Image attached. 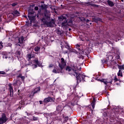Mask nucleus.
Here are the masks:
<instances>
[{"mask_svg":"<svg viewBox=\"0 0 124 124\" xmlns=\"http://www.w3.org/2000/svg\"><path fill=\"white\" fill-rule=\"evenodd\" d=\"M79 68H78L77 64L72 63L70 66H67L65 70L68 72L71 76H75L77 78V83L78 82H86V78L85 75L80 74L79 71H81L82 67L79 66Z\"/></svg>","mask_w":124,"mask_h":124,"instance_id":"f257e3e1","label":"nucleus"},{"mask_svg":"<svg viewBox=\"0 0 124 124\" xmlns=\"http://www.w3.org/2000/svg\"><path fill=\"white\" fill-rule=\"evenodd\" d=\"M12 85L14 87L15 91H17V87H19L21 84H20V81L18 80H14L13 84H9L8 85L10 97H13V94H14V90H13V86H12Z\"/></svg>","mask_w":124,"mask_h":124,"instance_id":"f03ea898","label":"nucleus"},{"mask_svg":"<svg viewBox=\"0 0 124 124\" xmlns=\"http://www.w3.org/2000/svg\"><path fill=\"white\" fill-rule=\"evenodd\" d=\"M41 21L43 22V25H46L47 28H54L56 25V21L54 19H51L50 21L48 22L46 18L43 17Z\"/></svg>","mask_w":124,"mask_h":124,"instance_id":"7ed1b4c3","label":"nucleus"},{"mask_svg":"<svg viewBox=\"0 0 124 124\" xmlns=\"http://www.w3.org/2000/svg\"><path fill=\"white\" fill-rule=\"evenodd\" d=\"M66 17H67V15L63 14L58 17V19L61 22L62 27H66L67 25H68Z\"/></svg>","mask_w":124,"mask_h":124,"instance_id":"20e7f679","label":"nucleus"},{"mask_svg":"<svg viewBox=\"0 0 124 124\" xmlns=\"http://www.w3.org/2000/svg\"><path fill=\"white\" fill-rule=\"evenodd\" d=\"M117 66L119 69L117 75L118 76H120V77H123V71L124 70V65H119L118 64Z\"/></svg>","mask_w":124,"mask_h":124,"instance_id":"39448f33","label":"nucleus"},{"mask_svg":"<svg viewBox=\"0 0 124 124\" xmlns=\"http://www.w3.org/2000/svg\"><path fill=\"white\" fill-rule=\"evenodd\" d=\"M59 67H60V69L62 70L65 66H66V61L63 59V58H61V63H59Z\"/></svg>","mask_w":124,"mask_h":124,"instance_id":"423d86ee","label":"nucleus"},{"mask_svg":"<svg viewBox=\"0 0 124 124\" xmlns=\"http://www.w3.org/2000/svg\"><path fill=\"white\" fill-rule=\"evenodd\" d=\"M8 118L6 117L5 114H3L0 118V124H5L7 122Z\"/></svg>","mask_w":124,"mask_h":124,"instance_id":"0eeeda50","label":"nucleus"},{"mask_svg":"<svg viewBox=\"0 0 124 124\" xmlns=\"http://www.w3.org/2000/svg\"><path fill=\"white\" fill-rule=\"evenodd\" d=\"M54 102L55 101V98H52L50 96L46 98L44 100V102L45 103V104H47L48 102Z\"/></svg>","mask_w":124,"mask_h":124,"instance_id":"6e6552de","label":"nucleus"},{"mask_svg":"<svg viewBox=\"0 0 124 124\" xmlns=\"http://www.w3.org/2000/svg\"><path fill=\"white\" fill-rule=\"evenodd\" d=\"M118 63L115 62H112L111 61H109L108 63V66H112L113 67H115V66H118Z\"/></svg>","mask_w":124,"mask_h":124,"instance_id":"1a4fd4ad","label":"nucleus"},{"mask_svg":"<svg viewBox=\"0 0 124 124\" xmlns=\"http://www.w3.org/2000/svg\"><path fill=\"white\" fill-rule=\"evenodd\" d=\"M27 58L28 62H30L31 60L32 59V58H34V55L32 54V52H30L27 55Z\"/></svg>","mask_w":124,"mask_h":124,"instance_id":"9d476101","label":"nucleus"},{"mask_svg":"<svg viewBox=\"0 0 124 124\" xmlns=\"http://www.w3.org/2000/svg\"><path fill=\"white\" fill-rule=\"evenodd\" d=\"M19 106L18 107L17 109L21 110V109H23V108H24L23 105H25V101L23 100H21L20 101H19Z\"/></svg>","mask_w":124,"mask_h":124,"instance_id":"9b49d317","label":"nucleus"},{"mask_svg":"<svg viewBox=\"0 0 124 124\" xmlns=\"http://www.w3.org/2000/svg\"><path fill=\"white\" fill-rule=\"evenodd\" d=\"M63 109V107H62V105H58L56 107V111H57L58 113H61Z\"/></svg>","mask_w":124,"mask_h":124,"instance_id":"f8f14e48","label":"nucleus"},{"mask_svg":"<svg viewBox=\"0 0 124 124\" xmlns=\"http://www.w3.org/2000/svg\"><path fill=\"white\" fill-rule=\"evenodd\" d=\"M28 17L31 23H34V21H35V16H31L28 15Z\"/></svg>","mask_w":124,"mask_h":124,"instance_id":"ddd939ff","label":"nucleus"},{"mask_svg":"<svg viewBox=\"0 0 124 124\" xmlns=\"http://www.w3.org/2000/svg\"><path fill=\"white\" fill-rule=\"evenodd\" d=\"M92 22H94L95 23H98V22H102V19L99 17L93 18Z\"/></svg>","mask_w":124,"mask_h":124,"instance_id":"4468645a","label":"nucleus"},{"mask_svg":"<svg viewBox=\"0 0 124 124\" xmlns=\"http://www.w3.org/2000/svg\"><path fill=\"white\" fill-rule=\"evenodd\" d=\"M34 63L36 64L35 65H34L35 67H37V65L38 66H41V64L40 63V62L38 61V58L35 59L34 60Z\"/></svg>","mask_w":124,"mask_h":124,"instance_id":"2eb2a0df","label":"nucleus"},{"mask_svg":"<svg viewBox=\"0 0 124 124\" xmlns=\"http://www.w3.org/2000/svg\"><path fill=\"white\" fill-rule=\"evenodd\" d=\"M107 3L110 6V7H113L115 5V3L111 0H108L107 1Z\"/></svg>","mask_w":124,"mask_h":124,"instance_id":"dca6fc26","label":"nucleus"},{"mask_svg":"<svg viewBox=\"0 0 124 124\" xmlns=\"http://www.w3.org/2000/svg\"><path fill=\"white\" fill-rule=\"evenodd\" d=\"M53 73H55L56 74L58 73H62V69H57L56 68L52 70Z\"/></svg>","mask_w":124,"mask_h":124,"instance_id":"f3484780","label":"nucleus"},{"mask_svg":"<svg viewBox=\"0 0 124 124\" xmlns=\"http://www.w3.org/2000/svg\"><path fill=\"white\" fill-rule=\"evenodd\" d=\"M84 3L85 4H87V6H89V5H91V6H92L93 7H98V5L92 4L91 2H85Z\"/></svg>","mask_w":124,"mask_h":124,"instance_id":"a211bd4d","label":"nucleus"},{"mask_svg":"<svg viewBox=\"0 0 124 124\" xmlns=\"http://www.w3.org/2000/svg\"><path fill=\"white\" fill-rule=\"evenodd\" d=\"M43 18H46V20H50V16L49 15V14H48V13L47 12V11H46L44 13V16L43 17Z\"/></svg>","mask_w":124,"mask_h":124,"instance_id":"6ab92c4d","label":"nucleus"},{"mask_svg":"<svg viewBox=\"0 0 124 124\" xmlns=\"http://www.w3.org/2000/svg\"><path fill=\"white\" fill-rule=\"evenodd\" d=\"M56 32L57 34H59L61 36H63L64 32L62 30H60V29H57Z\"/></svg>","mask_w":124,"mask_h":124,"instance_id":"aec40b11","label":"nucleus"},{"mask_svg":"<svg viewBox=\"0 0 124 124\" xmlns=\"http://www.w3.org/2000/svg\"><path fill=\"white\" fill-rule=\"evenodd\" d=\"M95 102H96V100L95 98H93V100L92 102L91 103V106L92 107L93 109H94V107L95 106Z\"/></svg>","mask_w":124,"mask_h":124,"instance_id":"412c9836","label":"nucleus"},{"mask_svg":"<svg viewBox=\"0 0 124 124\" xmlns=\"http://www.w3.org/2000/svg\"><path fill=\"white\" fill-rule=\"evenodd\" d=\"M39 92H40V87H37L34 89L33 93L35 94V93H39Z\"/></svg>","mask_w":124,"mask_h":124,"instance_id":"4be33fe9","label":"nucleus"},{"mask_svg":"<svg viewBox=\"0 0 124 124\" xmlns=\"http://www.w3.org/2000/svg\"><path fill=\"white\" fill-rule=\"evenodd\" d=\"M16 57H17V59H20V56H21V51L19 50H17L16 52Z\"/></svg>","mask_w":124,"mask_h":124,"instance_id":"5701e85b","label":"nucleus"},{"mask_svg":"<svg viewBox=\"0 0 124 124\" xmlns=\"http://www.w3.org/2000/svg\"><path fill=\"white\" fill-rule=\"evenodd\" d=\"M41 8L44 10H47V8H48V5L46 4H41Z\"/></svg>","mask_w":124,"mask_h":124,"instance_id":"b1692460","label":"nucleus"},{"mask_svg":"<svg viewBox=\"0 0 124 124\" xmlns=\"http://www.w3.org/2000/svg\"><path fill=\"white\" fill-rule=\"evenodd\" d=\"M13 15H16V16H20V13L17 10H16L13 12Z\"/></svg>","mask_w":124,"mask_h":124,"instance_id":"393cba45","label":"nucleus"},{"mask_svg":"<svg viewBox=\"0 0 124 124\" xmlns=\"http://www.w3.org/2000/svg\"><path fill=\"white\" fill-rule=\"evenodd\" d=\"M65 48H66V49H68V50H69V52H70L71 53H73L74 52V49L70 48V46H69V45H68L65 46Z\"/></svg>","mask_w":124,"mask_h":124,"instance_id":"a878e982","label":"nucleus"},{"mask_svg":"<svg viewBox=\"0 0 124 124\" xmlns=\"http://www.w3.org/2000/svg\"><path fill=\"white\" fill-rule=\"evenodd\" d=\"M68 97H70L71 98H74L75 97V93H70L67 94Z\"/></svg>","mask_w":124,"mask_h":124,"instance_id":"bb28decb","label":"nucleus"},{"mask_svg":"<svg viewBox=\"0 0 124 124\" xmlns=\"http://www.w3.org/2000/svg\"><path fill=\"white\" fill-rule=\"evenodd\" d=\"M97 80L98 81H100V82H102L105 85H107V79L102 78L101 79H98Z\"/></svg>","mask_w":124,"mask_h":124,"instance_id":"cd10ccee","label":"nucleus"},{"mask_svg":"<svg viewBox=\"0 0 124 124\" xmlns=\"http://www.w3.org/2000/svg\"><path fill=\"white\" fill-rule=\"evenodd\" d=\"M114 81V79L111 78L109 80L107 79V85L108 84H110V85L112 84V82Z\"/></svg>","mask_w":124,"mask_h":124,"instance_id":"c85d7f7f","label":"nucleus"},{"mask_svg":"<svg viewBox=\"0 0 124 124\" xmlns=\"http://www.w3.org/2000/svg\"><path fill=\"white\" fill-rule=\"evenodd\" d=\"M105 43H107L108 45H109V44H112V42H111V39H107Z\"/></svg>","mask_w":124,"mask_h":124,"instance_id":"c756f323","label":"nucleus"},{"mask_svg":"<svg viewBox=\"0 0 124 124\" xmlns=\"http://www.w3.org/2000/svg\"><path fill=\"white\" fill-rule=\"evenodd\" d=\"M109 61L108 60H105V59H102L101 60V62L102 63H106V64H108Z\"/></svg>","mask_w":124,"mask_h":124,"instance_id":"7c9ffc66","label":"nucleus"},{"mask_svg":"<svg viewBox=\"0 0 124 124\" xmlns=\"http://www.w3.org/2000/svg\"><path fill=\"white\" fill-rule=\"evenodd\" d=\"M33 10H28V15H33Z\"/></svg>","mask_w":124,"mask_h":124,"instance_id":"2f4dec72","label":"nucleus"},{"mask_svg":"<svg viewBox=\"0 0 124 124\" xmlns=\"http://www.w3.org/2000/svg\"><path fill=\"white\" fill-rule=\"evenodd\" d=\"M81 21H86V23H89V22L90 21V20L88 19L86 20V18L82 17V18H80Z\"/></svg>","mask_w":124,"mask_h":124,"instance_id":"473e14b6","label":"nucleus"},{"mask_svg":"<svg viewBox=\"0 0 124 124\" xmlns=\"http://www.w3.org/2000/svg\"><path fill=\"white\" fill-rule=\"evenodd\" d=\"M40 49H41L40 47H39V46H36L34 48V50L35 52H38V51H39L40 50Z\"/></svg>","mask_w":124,"mask_h":124,"instance_id":"72a5a7b5","label":"nucleus"},{"mask_svg":"<svg viewBox=\"0 0 124 124\" xmlns=\"http://www.w3.org/2000/svg\"><path fill=\"white\" fill-rule=\"evenodd\" d=\"M34 93H33V92H31V93L29 94V97H30V98H32V97H33V96H34Z\"/></svg>","mask_w":124,"mask_h":124,"instance_id":"f704fd0d","label":"nucleus"},{"mask_svg":"<svg viewBox=\"0 0 124 124\" xmlns=\"http://www.w3.org/2000/svg\"><path fill=\"white\" fill-rule=\"evenodd\" d=\"M79 51H78V54H79V55H84V50H81V49H80V50H78Z\"/></svg>","mask_w":124,"mask_h":124,"instance_id":"c9c22d12","label":"nucleus"},{"mask_svg":"<svg viewBox=\"0 0 124 124\" xmlns=\"http://www.w3.org/2000/svg\"><path fill=\"white\" fill-rule=\"evenodd\" d=\"M103 115L105 118H107V120H108V114L107 113V112H104Z\"/></svg>","mask_w":124,"mask_h":124,"instance_id":"e433bc0d","label":"nucleus"},{"mask_svg":"<svg viewBox=\"0 0 124 124\" xmlns=\"http://www.w3.org/2000/svg\"><path fill=\"white\" fill-rule=\"evenodd\" d=\"M63 118L64 119V121L66 123H67V121H68V116H63Z\"/></svg>","mask_w":124,"mask_h":124,"instance_id":"4c0bfd02","label":"nucleus"},{"mask_svg":"<svg viewBox=\"0 0 124 124\" xmlns=\"http://www.w3.org/2000/svg\"><path fill=\"white\" fill-rule=\"evenodd\" d=\"M32 120L33 121H38L39 120V118L38 117H35V116H32Z\"/></svg>","mask_w":124,"mask_h":124,"instance_id":"58836bf2","label":"nucleus"},{"mask_svg":"<svg viewBox=\"0 0 124 124\" xmlns=\"http://www.w3.org/2000/svg\"><path fill=\"white\" fill-rule=\"evenodd\" d=\"M0 74H2L3 75H5L4 77L7 76V74L4 71H0Z\"/></svg>","mask_w":124,"mask_h":124,"instance_id":"ea45409f","label":"nucleus"},{"mask_svg":"<svg viewBox=\"0 0 124 124\" xmlns=\"http://www.w3.org/2000/svg\"><path fill=\"white\" fill-rule=\"evenodd\" d=\"M80 45H78V44H77L76 45V48H77L78 49V50H80L81 49V48H80Z\"/></svg>","mask_w":124,"mask_h":124,"instance_id":"a19ab883","label":"nucleus"},{"mask_svg":"<svg viewBox=\"0 0 124 124\" xmlns=\"http://www.w3.org/2000/svg\"><path fill=\"white\" fill-rule=\"evenodd\" d=\"M113 81H114V82H116V81H119V82H122L121 79H119L116 77L114 78V79H113Z\"/></svg>","mask_w":124,"mask_h":124,"instance_id":"79ce46f5","label":"nucleus"},{"mask_svg":"<svg viewBox=\"0 0 124 124\" xmlns=\"http://www.w3.org/2000/svg\"><path fill=\"white\" fill-rule=\"evenodd\" d=\"M18 5V3H17V2H15L12 4H11V5H12V6H13V7L16 6V5Z\"/></svg>","mask_w":124,"mask_h":124,"instance_id":"37998d69","label":"nucleus"},{"mask_svg":"<svg viewBox=\"0 0 124 124\" xmlns=\"http://www.w3.org/2000/svg\"><path fill=\"white\" fill-rule=\"evenodd\" d=\"M2 55H3L4 56H7L8 53L7 52L4 51L2 52Z\"/></svg>","mask_w":124,"mask_h":124,"instance_id":"c03bdc74","label":"nucleus"},{"mask_svg":"<svg viewBox=\"0 0 124 124\" xmlns=\"http://www.w3.org/2000/svg\"><path fill=\"white\" fill-rule=\"evenodd\" d=\"M22 44L23 43V42L21 41V40H20V38L18 39V44Z\"/></svg>","mask_w":124,"mask_h":124,"instance_id":"a18cd8bd","label":"nucleus"},{"mask_svg":"<svg viewBox=\"0 0 124 124\" xmlns=\"http://www.w3.org/2000/svg\"><path fill=\"white\" fill-rule=\"evenodd\" d=\"M21 41L22 42H24V37L23 36H21L20 38H19Z\"/></svg>","mask_w":124,"mask_h":124,"instance_id":"49530a36","label":"nucleus"},{"mask_svg":"<svg viewBox=\"0 0 124 124\" xmlns=\"http://www.w3.org/2000/svg\"><path fill=\"white\" fill-rule=\"evenodd\" d=\"M18 95L21 97V92L20 91V90H18Z\"/></svg>","mask_w":124,"mask_h":124,"instance_id":"de8ad7c7","label":"nucleus"},{"mask_svg":"<svg viewBox=\"0 0 124 124\" xmlns=\"http://www.w3.org/2000/svg\"><path fill=\"white\" fill-rule=\"evenodd\" d=\"M113 118H115V115L112 114L111 116H110V119H113Z\"/></svg>","mask_w":124,"mask_h":124,"instance_id":"09e8293b","label":"nucleus"},{"mask_svg":"<svg viewBox=\"0 0 124 124\" xmlns=\"http://www.w3.org/2000/svg\"><path fill=\"white\" fill-rule=\"evenodd\" d=\"M73 53H75V54H79V52H78V51H77V50H76L75 49L74 50Z\"/></svg>","mask_w":124,"mask_h":124,"instance_id":"8fccbe9b","label":"nucleus"},{"mask_svg":"<svg viewBox=\"0 0 124 124\" xmlns=\"http://www.w3.org/2000/svg\"><path fill=\"white\" fill-rule=\"evenodd\" d=\"M25 113H26V114H27V115L28 116H31V113H29V112H28L27 111H26Z\"/></svg>","mask_w":124,"mask_h":124,"instance_id":"3c124183","label":"nucleus"},{"mask_svg":"<svg viewBox=\"0 0 124 124\" xmlns=\"http://www.w3.org/2000/svg\"><path fill=\"white\" fill-rule=\"evenodd\" d=\"M53 66H54V65H53L52 64H50L49 65V68L53 67Z\"/></svg>","mask_w":124,"mask_h":124,"instance_id":"603ef678","label":"nucleus"},{"mask_svg":"<svg viewBox=\"0 0 124 124\" xmlns=\"http://www.w3.org/2000/svg\"><path fill=\"white\" fill-rule=\"evenodd\" d=\"M20 78L22 79V80H25V77L23 76H22Z\"/></svg>","mask_w":124,"mask_h":124,"instance_id":"864d4df0","label":"nucleus"},{"mask_svg":"<svg viewBox=\"0 0 124 124\" xmlns=\"http://www.w3.org/2000/svg\"><path fill=\"white\" fill-rule=\"evenodd\" d=\"M18 78H21L22 77V74H19L18 76H17Z\"/></svg>","mask_w":124,"mask_h":124,"instance_id":"5fc2aeb1","label":"nucleus"},{"mask_svg":"<svg viewBox=\"0 0 124 124\" xmlns=\"http://www.w3.org/2000/svg\"><path fill=\"white\" fill-rule=\"evenodd\" d=\"M35 10H38V7L36 6L34 7Z\"/></svg>","mask_w":124,"mask_h":124,"instance_id":"6e6d98bb","label":"nucleus"},{"mask_svg":"<svg viewBox=\"0 0 124 124\" xmlns=\"http://www.w3.org/2000/svg\"><path fill=\"white\" fill-rule=\"evenodd\" d=\"M59 99H57V101L56 102V104H58L59 103Z\"/></svg>","mask_w":124,"mask_h":124,"instance_id":"4d7b16f0","label":"nucleus"},{"mask_svg":"<svg viewBox=\"0 0 124 124\" xmlns=\"http://www.w3.org/2000/svg\"><path fill=\"white\" fill-rule=\"evenodd\" d=\"M67 53H68V50H66L64 52V54H67Z\"/></svg>","mask_w":124,"mask_h":124,"instance_id":"13d9d810","label":"nucleus"},{"mask_svg":"<svg viewBox=\"0 0 124 124\" xmlns=\"http://www.w3.org/2000/svg\"><path fill=\"white\" fill-rule=\"evenodd\" d=\"M2 44H3V43H2V41L0 42V46H2Z\"/></svg>","mask_w":124,"mask_h":124,"instance_id":"bf43d9fd","label":"nucleus"},{"mask_svg":"<svg viewBox=\"0 0 124 124\" xmlns=\"http://www.w3.org/2000/svg\"><path fill=\"white\" fill-rule=\"evenodd\" d=\"M3 47V46L0 45V50H1V49H2Z\"/></svg>","mask_w":124,"mask_h":124,"instance_id":"052dcab7","label":"nucleus"},{"mask_svg":"<svg viewBox=\"0 0 124 124\" xmlns=\"http://www.w3.org/2000/svg\"><path fill=\"white\" fill-rule=\"evenodd\" d=\"M40 104H43V102L42 101H39Z\"/></svg>","mask_w":124,"mask_h":124,"instance_id":"680f3d73","label":"nucleus"},{"mask_svg":"<svg viewBox=\"0 0 124 124\" xmlns=\"http://www.w3.org/2000/svg\"><path fill=\"white\" fill-rule=\"evenodd\" d=\"M24 18H25L26 19H28V17L27 16H24Z\"/></svg>","mask_w":124,"mask_h":124,"instance_id":"e2e57ef3","label":"nucleus"},{"mask_svg":"<svg viewBox=\"0 0 124 124\" xmlns=\"http://www.w3.org/2000/svg\"><path fill=\"white\" fill-rule=\"evenodd\" d=\"M0 22H1V16L0 15Z\"/></svg>","mask_w":124,"mask_h":124,"instance_id":"0e129e2a","label":"nucleus"},{"mask_svg":"<svg viewBox=\"0 0 124 124\" xmlns=\"http://www.w3.org/2000/svg\"><path fill=\"white\" fill-rule=\"evenodd\" d=\"M3 57H5V59H7V58H8L7 56H4Z\"/></svg>","mask_w":124,"mask_h":124,"instance_id":"69168bd1","label":"nucleus"},{"mask_svg":"<svg viewBox=\"0 0 124 124\" xmlns=\"http://www.w3.org/2000/svg\"><path fill=\"white\" fill-rule=\"evenodd\" d=\"M110 58L111 59H113V56H110Z\"/></svg>","mask_w":124,"mask_h":124,"instance_id":"338daca9","label":"nucleus"},{"mask_svg":"<svg viewBox=\"0 0 124 124\" xmlns=\"http://www.w3.org/2000/svg\"><path fill=\"white\" fill-rule=\"evenodd\" d=\"M69 31H71V28H69Z\"/></svg>","mask_w":124,"mask_h":124,"instance_id":"774afa93","label":"nucleus"}]
</instances>
